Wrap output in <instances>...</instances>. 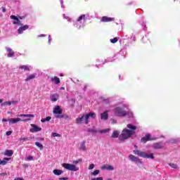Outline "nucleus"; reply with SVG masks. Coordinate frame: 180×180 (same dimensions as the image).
I'll return each instance as SVG.
<instances>
[{"label": "nucleus", "mask_w": 180, "mask_h": 180, "mask_svg": "<svg viewBox=\"0 0 180 180\" xmlns=\"http://www.w3.org/2000/svg\"><path fill=\"white\" fill-rule=\"evenodd\" d=\"M127 127L129 129H124L122 131V133L120 135H119L120 134L119 131H114L112 132L111 137L112 139H117L118 137L120 141H124V140H127V139H130L131 136L136 134V130H137V127L136 125L128 124L127 125Z\"/></svg>", "instance_id": "nucleus-1"}, {"label": "nucleus", "mask_w": 180, "mask_h": 180, "mask_svg": "<svg viewBox=\"0 0 180 180\" xmlns=\"http://www.w3.org/2000/svg\"><path fill=\"white\" fill-rule=\"evenodd\" d=\"M133 153L135 154V155H139L142 158H150L151 160H154V155L153 153L148 155L146 153V152H141L139 150H135L133 151Z\"/></svg>", "instance_id": "nucleus-2"}, {"label": "nucleus", "mask_w": 180, "mask_h": 180, "mask_svg": "<svg viewBox=\"0 0 180 180\" xmlns=\"http://www.w3.org/2000/svg\"><path fill=\"white\" fill-rule=\"evenodd\" d=\"M114 113L115 116H118L119 117H123L127 115V112L124 110V108L117 107L114 109Z\"/></svg>", "instance_id": "nucleus-3"}, {"label": "nucleus", "mask_w": 180, "mask_h": 180, "mask_svg": "<svg viewBox=\"0 0 180 180\" xmlns=\"http://www.w3.org/2000/svg\"><path fill=\"white\" fill-rule=\"evenodd\" d=\"M62 167L68 171L76 172L79 170V167H77L75 165L70 164V163H63Z\"/></svg>", "instance_id": "nucleus-4"}, {"label": "nucleus", "mask_w": 180, "mask_h": 180, "mask_svg": "<svg viewBox=\"0 0 180 180\" xmlns=\"http://www.w3.org/2000/svg\"><path fill=\"white\" fill-rule=\"evenodd\" d=\"M76 123L77 124H82V123L88 124L89 120L86 119V115H83L82 117H79L76 119Z\"/></svg>", "instance_id": "nucleus-5"}, {"label": "nucleus", "mask_w": 180, "mask_h": 180, "mask_svg": "<svg viewBox=\"0 0 180 180\" xmlns=\"http://www.w3.org/2000/svg\"><path fill=\"white\" fill-rule=\"evenodd\" d=\"M110 131V129H105L98 131V130H96V129H95V127L89 128L87 129V131H89V133H100L101 134L108 133V131Z\"/></svg>", "instance_id": "nucleus-6"}, {"label": "nucleus", "mask_w": 180, "mask_h": 180, "mask_svg": "<svg viewBox=\"0 0 180 180\" xmlns=\"http://www.w3.org/2000/svg\"><path fill=\"white\" fill-rule=\"evenodd\" d=\"M30 118L22 120L20 118H11L9 119V124H15V123H18V122H30Z\"/></svg>", "instance_id": "nucleus-7"}, {"label": "nucleus", "mask_w": 180, "mask_h": 180, "mask_svg": "<svg viewBox=\"0 0 180 180\" xmlns=\"http://www.w3.org/2000/svg\"><path fill=\"white\" fill-rule=\"evenodd\" d=\"M32 129H30L31 133H37L39 131H41V128L39 127L37 125L34 124H31Z\"/></svg>", "instance_id": "nucleus-8"}, {"label": "nucleus", "mask_w": 180, "mask_h": 180, "mask_svg": "<svg viewBox=\"0 0 180 180\" xmlns=\"http://www.w3.org/2000/svg\"><path fill=\"white\" fill-rule=\"evenodd\" d=\"M129 160L131 161L132 162H136V164H141V160L140 159L133 155H129Z\"/></svg>", "instance_id": "nucleus-9"}, {"label": "nucleus", "mask_w": 180, "mask_h": 180, "mask_svg": "<svg viewBox=\"0 0 180 180\" xmlns=\"http://www.w3.org/2000/svg\"><path fill=\"white\" fill-rule=\"evenodd\" d=\"M82 19H85V15H82L77 18V22L75 24L77 28L80 29L82 27V25L79 24L82 22Z\"/></svg>", "instance_id": "nucleus-10"}, {"label": "nucleus", "mask_w": 180, "mask_h": 180, "mask_svg": "<svg viewBox=\"0 0 180 180\" xmlns=\"http://www.w3.org/2000/svg\"><path fill=\"white\" fill-rule=\"evenodd\" d=\"M53 112L54 115H61L63 113V110L60 108V105H56Z\"/></svg>", "instance_id": "nucleus-11"}, {"label": "nucleus", "mask_w": 180, "mask_h": 180, "mask_svg": "<svg viewBox=\"0 0 180 180\" xmlns=\"http://www.w3.org/2000/svg\"><path fill=\"white\" fill-rule=\"evenodd\" d=\"M109 110H106L104 112L101 114V120H108L109 119V114H108Z\"/></svg>", "instance_id": "nucleus-12"}, {"label": "nucleus", "mask_w": 180, "mask_h": 180, "mask_svg": "<svg viewBox=\"0 0 180 180\" xmlns=\"http://www.w3.org/2000/svg\"><path fill=\"white\" fill-rule=\"evenodd\" d=\"M6 50L8 53L7 55V57H8L9 58H11V57H14L15 52L13 51L12 49H11L9 47H6Z\"/></svg>", "instance_id": "nucleus-13"}, {"label": "nucleus", "mask_w": 180, "mask_h": 180, "mask_svg": "<svg viewBox=\"0 0 180 180\" xmlns=\"http://www.w3.org/2000/svg\"><path fill=\"white\" fill-rule=\"evenodd\" d=\"M27 29H29V25H27L20 27L18 30V34H22V33H23L24 30H27Z\"/></svg>", "instance_id": "nucleus-14"}, {"label": "nucleus", "mask_w": 180, "mask_h": 180, "mask_svg": "<svg viewBox=\"0 0 180 180\" xmlns=\"http://www.w3.org/2000/svg\"><path fill=\"white\" fill-rule=\"evenodd\" d=\"M151 136L150 134H146L144 137L141 138V143H147V141H150Z\"/></svg>", "instance_id": "nucleus-15"}, {"label": "nucleus", "mask_w": 180, "mask_h": 180, "mask_svg": "<svg viewBox=\"0 0 180 180\" xmlns=\"http://www.w3.org/2000/svg\"><path fill=\"white\" fill-rule=\"evenodd\" d=\"M11 19H13L14 21L13 23V25H22L20 24V20H19V18H18V17H16V15H11L10 16Z\"/></svg>", "instance_id": "nucleus-16"}, {"label": "nucleus", "mask_w": 180, "mask_h": 180, "mask_svg": "<svg viewBox=\"0 0 180 180\" xmlns=\"http://www.w3.org/2000/svg\"><path fill=\"white\" fill-rule=\"evenodd\" d=\"M153 148H155L157 150L160 148H162L164 147V145L161 142L155 143L153 145Z\"/></svg>", "instance_id": "nucleus-17"}, {"label": "nucleus", "mask_w": 180, "mask_h": 180, "mask_svg": "<svg viewBox=\"0 0 180 180\" xmlns=\"http://www.w3.org/2000/svg\"><path fill=\"white\" fill-rule=\"evenodd\" d=\"M89 117H91L92 119H95V117H96V114H95V112H89V114H86V119L87 120H89Z\"/></svg>", "instance_id": "nucleus-18"}, {"label": "nucleus", "mask_w": 180, "mask_h": 180, "mask_svg": "<svg viewBox=\"0 0 180 180\" xmlns=\"http://www.w3.org/2000/svg\"><path fill=\"white\" fill-rule=\"evenodd\" d=\"M113 20H115V18H108V17H106V16L103 17L102 19H101V22H112Z\"/></svg>", "instance_id": "nucleus-19"}, {"label": "nucleus", "mask_w": 180, "mask_h": 180, "mask_svg": "<svg viewBox=\"0 0 180 180\" xmlns=\"http://www.w3.org/2000/svg\"><path fill=\"white\" fill-rule=\"evenodd\" d=\"M101 169H107V171H113L115 168L112 165H103L101 167Z\"/></svg>", "instance_id": "nucleus-20"}, {"label": "nucleus", "mask_w": 180, "mask_h": 180, "mask_svg": "<svg viewBox=\"0 0 180 180\" xmlns=\"http://www.w3.org/2000/svg\"><path fill=\"white\" fill-rule=\"evenodd\" d=\"M51 80L56 84V85H58L60 84V78L57 77H51Z\"/></svg>", "instance_id": "nucleus-21"}, {"label": "nucleus", "mask_w": 180, "mask_h": 180, "mask_svg": "<svg viewBox=\"0 0 180 180\" xmlns=\"http://www.w3.org/2000/svg\"><path fill=\"white\" fill-rule=\"evenodd\" d=\"M51 101H52L53 102H57V101L58 100V94H53L51 96Z\"/></svg>", "instance_id": "nucleus-22"}, {"label": "nucleus", "mask_w": 180, "mask_h": 180, "mask_svg": "<svg viewBox=\"0 0 180 180\" xmlns=\"http://www.w3.org/2000/svg\"><path fill=\"white\" fill-rule=\"evenodd\" d=\"M4 154L7 155V157H12V155H13V150H6Z\"/></svg>", "instance_id": "nucleus-23"}, {"label": "nucleus", "mask_w": 180, "mask_h": 180, "mask_svg": "<svg viewBox=\"0 0 180 180\" xmlns=\"http://www.w3.org/2000/svg\"><path fill=\"white\" fill-rule=\"evenodd\" d=\"M64 172L63 170H60V169H54L53 171V173L54 174V175H61V174H63Z\"/></svg>", "instance_id": "nucleus-24"}, {"label": "nucleus", "mask_w": 180, "mask_h": 180, "mask_svg": "<svg viewBox=\"0 0 180 180\" xmlns=\"http://www.w3.org/2000/svg\"><path fill=\"white\" fill-rule=\"evenodd\" d=\"M34 78H36V75L32 74V75H30L25 79L26 82L27 81H30V79H34Z\"/></svg>", "instance_id": "nucleus-25"}, {"label": "nucleus", "mask_w": 180, "mask_h": 180, "mask_svg": "<svg viewBox=\"0 0 180 180\" xmlns=\"http://www.w3.org/2000/svg\"><path fill=\"white\" fill-rule=\"evenodd\" d=\"M9 158H4V160H0V165H6Z\"/></svg>", "instance_id": "nucleus-26"}, {"label": "nucleus", "mask_w": 180, "mask_h": 180, "mask_svg": "<svg viewBox=\"0 0 180 180\" xmlns=\"http://www.w3.org/2000/svg\"><path fill=\"white\" fill-rule=\"evenodd\" d=\"M51 120V117H46V118H42L41 120V123H46V122H50Z\"/></svg>", "instance_id": "nucleus-27"}, {"label": "nucleus", "mask_w": 180, "mask_h": 180, "mask_svg": "<svg viewBox=\"0 0 180 180\" xmlns=\"http://www.w3.org/2000/svg\"><path fill=\"white\" fill-rule=\"evenodd\" d=\"M80 150H82L83 151H86V146H85V142L81 143Z\"/></svg>", "instance_id": "nucleus-28"}, {"label": "nucleus", "mask_w": 180, "mask_h": 180, "mask_svg": "<svg viewBox=\"0 0 180 180\" xmlns=\"http://www.w3.org/2000/svg\"><path fill=\"white\" fill-rule=\"evenodd\" d=\"M69 102L70 103V107L74 108L75 105V98H71L70 100H69Z\"/></svg>", "instance_id": "nucleus-29"}, {"label": "nucleus", "mask_w": 180, "mask_h": 180, "mask_svg": "<svg viewBox=\"0 0 180 180\" xmlns=\"http://www.w3.org/2000/svg\"><path fill=\"white\" fill-rule=\"evenodd\" d=\"M169 167H171L172 168H174V169H179V167H178L176 164L169 163Z\"/></svg>", "instance_id": "nucleus-30"}, {"label": "nucleus", "mask_w": 180, "mask_h": 180, "mask_svg": "<svg viewBox=\"0 0 180 180\" xmlns=\"http://www.w3.org/2000/svg\"><path fill=\"white\" fill-rule=\"evenodd\" d=\"M21 70H24V71H30V69H29V67H27V65H21L20 66V68Z\"/></svg>", "instance_id": "nucleus-31"}, {"label": "nucleus", "mask_w": 180, "mask_h": 180, "mask_svg": "<svg viewBox=\"0 0 180 180\" xmlns=\"http://www.w3.org/2000/svg\"><path fill=\"white\" fill-rule=\"evenodd\" d=\"M8 105L11 106V105H18V101H8Z\"/></svg>", "instance_id": "nucleus-32"}, {"label": "nucleus", "mask_w": 180, "mask_h": 180, "mask_svg": "<svg viewBox=\"0 0 180 180\" xmlns=\"http://www.w3.org/2000/svg\"><path fill=\"white\" fill-rule=\"evenodd\" d=\"M35 146L40 150H43V146L39 142H35Z\"/></svg>", "instance_id": "nucleus-33"}, {"label": "nucleus", "mask_w": 180, "mask_h": 180, "mask_svg": "<svg viewBox=\"0 0 180 180\" xmlns=\"http://www.w3.org/2000/svg\"><path fill=\"white\" fill-rule=\"evenodd\" d=\"M169 143H171V144H176V143H178V139H170Z\"/></svg>", "instance_id": "nucleus-34"}, {"label": "nucleus", "mask_w": 180, "mask_h": 180, "mask_svg": "<svg viewBox=\"0 0 180 180\" xmlns=\"http://www.w3.org/2000/svg\"><path fill=\"white\" fill-rule=\"evenodd\" d=\"M61 119H65L66 120H68V119H70V116L67 115V114H63L61 115Z\"/></svg>", "instance_id": "nucleus-35"}, {"label": "nucleus", "mask_w": 180, "mask_h": 180, "mask_svg": "<svg viewBox=\"0 0 180 180\" xmlns=\"http://www.w3.org/2000/svg\"><path fill=\"white\" fill-rule=\"evenodd\" d=\"M99 172H101L100 170H95L94 172H93L91 173V175H94V176H96V175H98L99 174Z\"/></svg>", "instance_id": "nucleus-36"}, {"label": "nucleus", "mask_w": 180, "mask_h": 180, "mask_svg": "<svg viewBox=\"0 0 180 180\" xmlns=\"http://www.w3.org/2000/svg\"><path fill=\"white\" fill-rule=\"evenodd\" d=\"M117 37H115L114 39H110V43H112L113 44H115V43H117Z\"/></svg>", "instance_id": "nucleus-37"}, {"label": "nucleus", "mask_w": 180, "mask_h": 180, "mask_svg": "<svg viewBox=\"0 0 180 180\" xmlns=\"http://www.w3.org/2000/svg\"><path fill=\"white\" fill-rule=\"evenodd\" d=\"M52 136H53V137H61V135L60 134H58L56 132L53 133Z\"/></svg>", "instance_id": "nucleus-38"}, {"label": "nucleus", "mask_w": 180, "mask_h": 180, "mask_svg": "<svg viewBox=\"0 0 180 180\" xmlns=\"http://www.w3.org/2000/svg\"><path fill=\"white\" fill-rule=\"evenodd\" d=\"M25 117H34V115L33 114H25Z\"/></svg>", "instance_id": "nucleus-39"}, {"label": "nucleus", "mask_w": 180, "mask_h": 180, "mask_svg": "<svg viewBox=\"0 0 180 180\" xmlns=\"http://www.w3.org/2000/svg\"><path fill=\"white\" fill-rule=\"evenodd\" d=\"M29 140V138L27 137H24V138H20V141H27Z\"/></svg>", "instance_id": "nucleus-40"}, {"label": "nucleus", "mask_w": 180, "mask_h": 180, "mask_svg": "<svg viewBox=\"0 0 180 180\" xmlns=\"http://www.w3.org/2000/svg\"><path fill=\"white\" fill-rule=\"evenodd\" d=\"M95 168V165L94 164H91L89 165V169H94Z\"/></svg>", "instance_id": "nucleus-41"}, {"label": "nucleus", "mask_w": 180, "mask_h": 180, "mask_svg": "<svg viewBox=\"0 0 180 180\" xmlns=\"http://www.w3.org/2000/svg\"><path fill=\"white\" fill-rule=\"evenodd\" d=\"M112 124H116L117 123V120H115V119H112L111 120Z\"/></svg>", "instance_id": "nucleus-42"}, {"label": "nucleus", "mask_w": 180, "mask_h": 180, "mask_svg": "<svg viewBox=\"0 0 180 180\" xmlns=\"http://www.w3.org/2000/svg\"><path fill=\"white\" fill-rule=\"evenodd\" d=\"M8 103H9V101H5V102L2 103L1 106H6V105H8Z\"/></svg>", "instance_id": "nucleus-43"}, {"label": "nucleus", "mask_w": 180, "mask_h": 180, "mask_svg": "<svg viewBox=\"0 0 180 180\" xmlns=\"http://www.w3.org/2000/svg\"><path fill=\"white\" fill-rule=\"evenodd\" d=\"M27 160H28L29 161H32L33 160V156H28L27 158Z\"/></svg>", "instance_id": "nucleus-44"}, {"label": "nucleus", "mask_w": 180, "mask_h": 180, "mask_svg": "<svg viewBox=\"0 0 180 180\" xmlns=\"http://www.w3.org/2000/svg\"><path fill=\"white\" fill-rule=\"evenodd\" d=\"M6 136H11L12 134V131H6Z\"/></svg>", "instance_id": "nucleus-45"}, {"label": "nucleus", "mask_w": 180, "mask_h": 180, "mask_svg": "<svg viewBox=\"0 0 180 180\" xmlns=\"http://www.w3.org/2000/svg\"><path fill=\"white\" fill-rule=\"evenodd\" d=\"M59 180H68V177H60Z\"/></svg>", "instance_id": "nucleus-46"}, {"label": "nucleus", "mask_w": 180, "mask_h": 180, "mask_svg": "<svg viewBox=\"0 0 180 180\" xmlns=\"http://www.w3.org/2000/svg\"><path fill=\"white\" fill-rule=\"evenodd\" d=\"M1 9H2V12H3L4 13H5V12H6V8L5 7L2 6V7H1Z\"/></svg>", "instance_id": "nucleus-47"}, {"label": "nucleus", "mask_w": 180, "mask_h": 180, "mask_svg": "<svg viewBox=\"0 0 180 180\" xmlns=\"http://www.w3.org/2000/svg\"><path fill=\"white\" fill-rule=\"evenodd\" d=\"M46 34H39V35H38V37H46Z\"/></svg>", "instance_id": "nucleus-48"}, {"label": "nucleus", "mask_w": 180, "mask_h": 180, "mask_svg": "<svg viewBox=\"0 0 180 180\" xmlns=\"http://www.w3.org/2000/svg\"><path fill=\"white\" fill-rule=\"evenodd\" d=\"M79 162H81L80 160H75V161L73 162V164L77 165V164H78Z\"/></svg>", "instance_id": "nucleus-49"}, {"label": "nucleus", "mask_w": 180, "mask_h": 180, "mask_svg": "<svg viewBox=\"0 0 180 180\" xmlns=\"http://www.w3.org/2000/svg\"><path fill=\"white\" fill-rule=\"evenodd\" d=\"M18 116L19 117H25V114H20Z\"/></svg>", "instance_id": "nucleus-50"}, {"label": "nucleus", "mask_w": 180, "mask_h": 180, "mask_svg": "<svg viewBox=\"0 0 180 180\" xmlns=\"http://www.w3.org/2000/svg\"><path fill=\"white\" fill-rule=\"evenodd\" d=\"M14 180H25V179L23 178L18 177V178H15Z\"/></svg>", "instance_id": "nucleus-51"}, {"label": "nucleus", "mask_w": 180, "mask_h": 180, "mask_svg": "<svg viewBox=\"0 0 180 180\" xmlns=\"http://www.w3.org/2000/svg\"><path fill=\"white\" fill-rule=\"evenodd\" d=\"M2 122H9V119L7 120V119L4 118V119L2 120Z\"/></svg>", "instance_id": "nucleus-52"}, {"label": "nucleus", "mask_w": 180, "mask_h": 180, "mask_svg": "<svg viewBox=\"0 0 180 180\" xmlns=\"http://www.w3.org/2000/svg\"><path fill=\"white\" fill-rule=\"evenodd\" d=\"M56 119H61V115H56Z\"/></svg>", "instance_id": "nucleus-53"}, {"label": "nucleus", "mask_w": 180, "mask_h": 180, "mask_svg": "<svg viewBox=\"0 0 180 180\" xmlns=\"http://www.w3.org/2000/svg\"><path fill=\"white\" fill-rule=\"evenodd\" d=\"M48 43L49 44H51V39H49Z\"/></svg>", "instance_id": "nucleus-54"}, {"label": "nucleus", "mask_w": 180, "mask_h": 180, "mask_svg": "<svg viewBox=\"0 0 180 180\" xmlns=\"http://www.w3.org/2000/svg\"><path fill=\"white\" fill-rule=\"evenodd\" d=\"M86 86H84V91H86Z\"/></svg>", "instance_id": "nucleus-55"}, {"label": "nucleus", "mask_w": 180, "mask_h": 180, "mask_svg": "<svg viewBox=\"0 0 180 180\" xmlns=\"http://www.w3.org/2000/svg\"><path fill=\"white\" fill-rule=\"evenodd\" d=\"M4 102V100L0 99V103H2Z\"/></svg>", "instance_id": "nucleus-56"}, {"label": "nucleus", "mask_w": 180, "mask_h": 180, "mask_svg": "<svg viewBox=\"0 0 180 180\" xmlns=\"http://www.w3.org/2000/svg\"><path fill=\"white\" fill-rule=\"evenodd\" d=\"M134 147V148H136V150H137L138 147L136 145H135Z\"/></svg>", "instance_id": "nucleus-57"}, {"label": "nucleus", "mask_w": 180, "mask_h": 180, "mask_svg": "<svg viewBox=\"0 0 180 180\" xmlns=\"http://www.w3.org/2000/svg\"><path fill=\"white\" fill-rule=\"evenodd\" d=\"M48 39L49 40L51 39V37H50V35H49Z\"/></svg>", "instance_id": "nucleus-58"}, {"label": "nucleus", "mask_w": 180, "mask_h": 180, "mask_svg": "<svg viewBox=\"0 0 180 180\" xmlns=\"http://www.w3.org/2000/svg\"><path fill=\"white\" fill-rule=\"evenodd\" d=\"M64 75H63V73L60 74V77H63Z\"/></svg>", "instance_id": "nucleus-59"}, {"label": "nucleus", "mask_w": 180, "mask_h": 180, "mask_svg": "<svg viewBox=\"0 0 180 180\" xmlns=\"http://www.w3.org/2000/svg\"><path fill=\"white\" fill-rule=\"evenodd\" d=\"M60 4H61V6H62V8H63V1H61V3H60Z\"/></svg>", "instance_id": "nucleus-60"}, {"label": "nucleus", "mask_w": 180, "mask_h": 180, "mask_svg": "<svg viewBox=\"0 0 180 180\" xmlns=\"http://www.w3.org/2000/svg\"><path fill=\"white\" fill-rule=\"evenodd\" d=\"M3 15L2 14H0V18H2Z\"/></svg>", "instance_id": "nucleus-61"}, {"label": "nucleus", "mask_w": 180, "mask_h": 180, "mask_svg": "<svg viewBox=\"0 0 180 180\" xmlns=\"http://www.w3.org/2000/svg\"><path fill=\"white\" fill-rule=\"evenodd\" d=\"M60 89H64V87H61Z\"/></svg>", "instance_id": "nucleus-62"}, {"label": "nucleus", "mask_w": 180, "mask_h": 180, "mask_svg": "<svg viewBox=\"0 0 180 180\" xmlns=\"http://www.w3.org/2000/svg\"><path fill=\"white\" fill-rule=\"evenodd\" d=\"M107 180H112V179H108Z\"/></svg>", "instance_id": "nucleus-63"}, {"label": "nucleus", "mask_w": 180, "mask_h": 180, "mask_svg": "<svg viewBox=\"0 0 180 180\" xmlns=\"http://www.w3.org/2000/svg\"><path fill=\"white\" fill-rule=\"evenodd\" d=\"M41 140H44V139H43V138H41Z\"/></svg>", "instance_id": "nucleus-64"}]
</instances>
